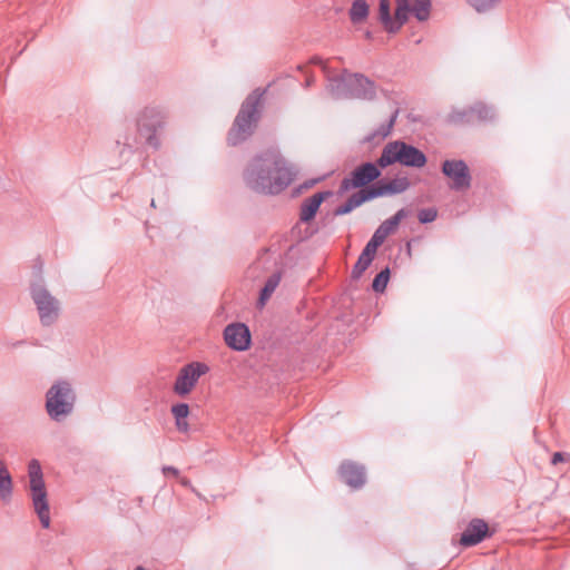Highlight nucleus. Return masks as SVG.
<instances>
[{
  "label": "nucleus",
  "mask_w": 570,
  "mask_h": 570,
  "mask_svg": "<svg viewBox=\"0 0 570 570\" xmlns=\"http://www.w3.org/2000/svg\"><path fill=\"white\" fill-rule=\"evenodd\" d=\"M327 90L336 98H348V71L344 70L341 76L328 77Z\"/></svg>",
  "instance_id": "19"
},
{
  "label": "nucleus",
  "mask_w": 570,
  "mask_h": 570,
  "mask_svg": "<svg viewBox=\"0 0 570 570\" xmlns=\"http://www.w3.org/2000/svg\"><path fill=\"white\" fill-rule=\"evenodd\" d=\"M313 81H314V79H313V78H307V79H306V82H305V86H306V87L312 86Z\"/></svg>",
  "instance_id": "39"
},
{
  "label": "nucleus",
  "mask_w": 570,
  "mask_h": 570,
  "mask_svg": "<svg viewBox=\"0 0 570 570\" xmlns=\"http://www.w3.org/2000/svg\"><path fill=\"white\" fill-rule=\"evenodd\" d=\"M374 257L372 256H366V253L364 250H362L360 257L357 261H360L361 263L363 264H366L367 266L371 265V263L373 262Z\"/></svg>",
  "instance_id": "36"
},
{
  "label": "nucleus",
  "mask_w": 570,
  "mask_h": 570,
  "mask_svg": "<svg viewBox=\"0 0 570 570\" xmlns=\"http://www.w3.org/2000/svg\"><path fill=\"white\" fill-rule=\"evenodd\" d=\"M389 279H390V268L385 267L373 279L372 288L377 293L384 292Z\"/></svg>",
  "instance_id": "27"
},
{
  "label": "nucleus",
  "mask_w": 570,
  "mask_h": 570,
  "mask_svg": "<svg viewBox=\"0 0 570 570\" xmlns=\"http://www.w3.org/2000/svg\"><path fill=\"white\" fill-rule=\"evenodd\" d=\"M438 216V213L434 208H425L421 209L417 214V218L420 223L426 224L433 222Z\"/></svg>",
  "instance_id": "30"
},
{
  "label": "nucleus",
  "mask_w": 570,
  "mask_h": 570,
  "mask_svg": "<svg viewBox=\"0 0 570 570\" xmlns=\"http://www.w3.org/2000/svg\"><path fill=\"white\" fill-rule=\"evenodd\" d=\"M407 216V212L405 208H401L390 217L389 219L384 220L376 229H379L385 237L394 233V230L397 228L399 224L402 219H404Z\"/></svg>",
  "instance_id": "24"
},
{
  "label": "nucleus",
  "mask_w": 570,
  "mask_h": 570,
  "mask_svg": "<svg viewBox=\"0 0 570 570\" xmlns=\"http://www.w3.org/2000/svg\"><path fill=\"white\" fill-rule=\"evenodd\" d=\"M165 118V112L160 108L146 107L137 119L139 140L155 149L159 148L160 141L157 132L163 128Z\"/></svg>",
  "instance_id": "8"
},
{
  "label": "nucleus",
  "mask_w": 570,
  "mask_h": 570,
  "mask_svg": "<svg viewBox=\"0 0 570 570\" xmlns=\"http://www.w3.org/2000/svg\"><path fill=\"white\" fill-rule=\"evenodd\" d=\"M397 116H399V109H395L393 111V114L391 115L390 119L385 122V124H382L374 132L375 136H379V137H382V138H385L387 137L391 131H392V128L394 127V124L397 119Z\"/></svg>",
  "instance_id": "28"
},
{
  "label": "nucleus",
  "mask_w": 570,
  "mask_h": 570,
  "mask_svg": "<svg viewBox=\"0 0 570 570\" xmlns=\"http://www.w3.org/2000/svg\"><path fill=\"white\" fill-rule=\"evenodd\" d=\"M171 414L175 417L176 428L179 432L186 433L189 430L187 416L189 414V406L187 403H177L171 406Z\"/></svg>",
  "instance_id": "20"
},
{
  "label": "nucleus",
  "mask_w": 570,
  "mask_h": 570,
  "mask_svg": "<svg viewBox=\"0 0 570 570\" xmlns=\"http://www.w3.org/2000/svg\"><path fill=\"white\" fill-rule=\"evenodd\" d=\"M564 461V453L556 452L551 458V464L557 465L558 463Z\"/></svg>",
  "instance_id": "35"
},
{
  "label": "nucleus",
  "mask_w": 570,
  "mask_h": 570,
  "mask_svg": "<svg viewBox=\"0 0 570 570\" xmlns=\"http://www.w3.org/2000/svg\"><path fill=\"white\" fill-rule=\"evenodd\" d=\"M29 488L32 507L42 528L50 527L49 501L43 480L42 469L38 460L32 459L28 464Z\"/></svg>",
  "instance_id": "6"
},
{
  "label": "nucleus",
  "mask_w": 570,
  "mask_h": 570,
  "mask_svg": "<svg viewBox=\"0 0 570 570\" xmlns=\"http://www.w3.org/2000/svg\"><path fill=\"white\" fill-rule=\"evenodd\" d=\"M76 393L68 381L55 382L46 393V411L56 422L62 421L73 411Z\"/></svg>",
  "instance_id": "5"
},
{
  "label": "nucleus",
  "mask_w": 570,
  "mask_h": 570,
  "mask_svg": "<svg viewBox=\"0 0 570 570\" xmlns=\"http://www.w3.org/2000/svg\"><path fill=\"white\" fill-rule=\"evenodd\" d=\"M381 176L379 163H363L344 177L338 187V194L342 195L351 189H364Z\"/></svg>",
  "instance_id": "9"
},
{
  "label": "nucleus",
  "mask_w": 570,
  "mask_h": 570,
  "mask_svg": "<svg viewBox=\"0 0 570 570\" xmlns=\"http://www.w3.org/2000/svg\"><path fill=\"white\" fill-rule=\"evenodd\" d=\"M474 121H492L495 117L494 109L481 101L472 105Z\"/></svg>",
  "instance_id": "26"
},
{
  "label": "nucleus",
  "mask_w": 570,
  "mask_h": 570,
  "mask_svg": "<svg viewBox=\"0 0 570 570\" xmlns=\"http://www.w3.org/2000/svg\"><path fill=\"white\" fill-rule=\"evenodd\" d=\"M374 199L371 193L370 187L360 189L356 193L352 194L347 200L341 206L336 207L334 210L335 216H342L351 213L356 207L361 206L365 202Z\"/></svg>",
  "instance_id": "18"
},
{
  "label": "nucleus",
  "mask_w": 570,
  "mask_h": 570,
  "mask_svg": "<svg viewBox=\"0 0 570 570\" xmlns=\"http://www.w3.org/2000/svg\"><path fill=\"white\" fill-rule=\"evenodd\" d=\"M499 0H468V2L478 11L484 12L491 9Z\"/></svg>",
  "instance_id": "29"
},
{
  "label": "nucleus",
  "mask_w": 570,
  "mask_h": 570,
  "mask_svg": "<svg viewBox=\"0 0 570 570\" xmlns=\"http://www.w3.org/2000/svg\"><path fill=\"white\" fill-rule=\"evenodd\" d=\"M367 267L368 266L366 264H363L360 261H357L352 269V278H360L363 275V273L367 269Z\"/></svg>",
  "instance_id": "31"
},
{
  "label": "nucleus",
  "mask_w": 570,
  "mask_h": 570,
  "mask_svg": "<svg viewBox=\"0 0 570 570\" xmlns=\"http://www.w3.org/2000/svg\"><path fill=\"white\" fill-rule=\"evenodd\" d=\"M489 537V527L482 519H472L466 529L462 532L460 544L463 547H473Z\"/></svg>",
  "instance_id": "15"
},
{
  "label": "nucleus",
  "mask_w": 570,
  "mask_h": 570,
  "mask_svg": "<svg viewBox=\"0 0 570 570\" xmlns=\"http://www.w3.org/2000/svg\"><path fill=\"white\" fill-rule=\"evenodd\" d=\"M224 341L234 351H246L252 342L250 331L244 323L228 324L224 330Z\"/></svg>",
  "instance_id": "12"
},
{
  "label": "nucleus",
  "mask_w": 570,
  "mask_h": 570,
  "mask_svg": "<svg viewBox=\"0 0 570 570\" xmlns=\"http://www.w3.org/2000/svg\"><path fill=\"white\" fill-rule=\"evenodd\" d=\"M0 466H4L1 460H0Z\"/></svg>",
  "instance_id": "43"
},
{
  "label": "nucleus",
  "mask_w": 570,
  "mask_h": 570,
  "mask_svg": "<svg viewBox=\"0 0 570 570\" xmlns=\"http://www.w3.org/2000/svg\"><path fill=\"white\" fill-rule=\"evenodd\" d=\"M265 89H255L243 101L233 126L227 135V142L237 146L247 140L255 131L262 114V99Z\"/></svg>",
  "instance_id": "2"
},
{
  "label": "nucleus",
  "mask_w": 570,
  "mask_h": 570,
  "mask_svg": "<svg viewBox=\"0 0 570 570\" xmlns=\"http://www.w3.org/2000/svg\"><path fill=\"white\" fill-rule=\"evenodd\" d=\"M410 181L406 177L394 178L387 183L380 181L371 185L370 189L373 198L382 197L385 195H396L409 189Z\"/></svg>",
  "instance_id": "16"
},
{
  "label": "nucleus",
  "mask_w": 570,
  "mask_h": 570,
  "mask_svg": "<svg viewBox=\"0 0 570 570\" xmlns=\"http://www.w3.org/2000/svg\"><path fill=\"white\" fill-rule=\"evenodd\" d=\"M448 122L453 125H466L474 122L472 106L466 109H453L448 115Z\"/></svg>",
  "instance_id": "25"
},
{
  "label": "nucleus",
  "mask_w": 570,
  "mask_h": 570,
  "mask_svg": "<svg viewBox=\"0 0 570 570\" xmlns=\"http://www.w3.org/2000/svg\"><path fill=\"white\" fill-rule=\"evenodd\" d=\"M377 248H379V246H376L371 240H368V243L365 245L363 250L366 253V256L374 257Z\"/></svg>",
  "instance_id": "33"
},
{
  "label": "nucleus",
  "mask_w": 570,
  "mask_h": 570,
  "mask_svg": "<svg viewBox=\"0 0 570 570\" xmlns=\"http://www.w3.org/2000/svg\"><path fill=\"white\" fill-rule=\"evenodd\" d=\"M13 484L11 475L6 466H0V500L9 503L12 498Z\"/></svg>",
  "instance_id": "22"
},
{
  "label": "nucleus",
  "mask_w": 570,
  "mask_h": 570,
  "mask_svg": "<svg viewBox=\"0 0 570 570\" xmlns=\"http://www.w3.org/2000/svg\"><path fill=\"white\" fill-rule=\"evenodd\" d=\"M179 482H180V484H181L183 487H186V488L191 487V483H190V481H189L187 478H180V479H179Z\"/></svg>",
  "instance_id": "38"
},
{
  "label": "nucleus",
  "mask_w": 570,
  "mask_h": 570,
  "mask_svg": "<svg viewBox=\"0 0 570 570\" xmlns=\"http://www.w3.org/2000/svg\"><path fill=\"white\" fill-rule=\"evenodd\" d=\"M30 296L36 305L41 325H53L60 316L61 304L59 299L42 283L30 285Z\"/></svg>",
  "instance_id": "7"
},
{
  "label": "nucleus",
  "mask_w": 570,
  "mask_h": 570,
  "mask_svg": "<svg viewBox=\"0 0 570 570\" xmlns=\"http://www.w3.org/2000/svg\"><path fill=\"white\" fill-rule=\"evenodd\" d=\"M294 176L293 169L275 150H265L253 157L243 174L246 186L264 195L279 194L291 185Z\"/></svg>",
  "instance_id": "1"
},
{
  "label": "nucleus",
  "mask_w": 570,
  "mask_h": 570,
  "mask_svg": "<svg viewBox=\"0 0 570 570\" xmlns=\"http://www.w3.org/2000/svg\"><path fill=\"white\" fill-rule=\"evenodd\" d=\"M150 206L155 207V200L154 199H151Z\"/></svg>",
  "instance_id": "42"
},
{
  "label": "nucleus",
  "mask_w": 570,
  "mask_h": 570,
  "mask_svg": "<svg viewBox=\"0 0 570 570\" xmlns=\"http://www.w3.org/2000/svg\"><path fill=\"white\" fill-rule=\"evenodd\" d=\"M386 238L387 237H385L379 229H376L370 240L380 247Z\"/></svg>",
  "instance_id": "32"
},
{
  "label": "nucleus",
  "mask_w": 570,
  "mask_h": 570,
  "mask_svg": "<svg viewBox=\"0 0 570 570\" xmlns=\"http://www.w3.org/2000/svg\"><path fill=\"white\" fill-rule=\"evenodd\" d=\"M161 470H163V473H164L165 475H167V474H171V475H174V476H179V471H178V469H176V468H174V466L165 465V466H163V469H161Z\"/></svg>",
  "instance_id": "34"
},
{
  "label": "nucleus",
  "mask_w": 570,
  "mask_h": 570,
  "mask_svg": "<svg viewBox=\"0 0 570 570\" xmlns=\"http://www.w3.org/2000/svg\"><path fill=\"white\" fill-rule=\"evenodd\" d=\"M282 279V273L275 272L273 273L266 281L264 287L261 289L258 305L263 307L266 302L271 298L272 294L275 292L279 282Z\"/></svg>",
  "instance_id": "21"
},
{
  "label": "nucleus",
  "mask_w": 570,
  "mask_h": 570,
  "mask_svg": "<svg viewBox=\"0 0 570 570\" xmlns=\"http://www.w3.org/2000/svg\"><path fill=\"white\" fill-rule=\"evenodd\" d=\"M365 37H366L367 39H371V38H372V33H371V31H366V32H365Z\"/></svg>",
  "instance_id": "40"
},
{
  "label": "nucleus",
  "mask_w": 570,
  "mask_h": 570,
  "mask_svg": "<svg viewBox=\"0 0 570 570\" xmlns=\"http://www.w3.org/2000/svg\"><path fill=\"white\" fill-rule=\"evenodd\" d=\"M331 196H332V191L326 190V191L316 193L313 196L305 199L301 205V213H299L301 222H303V223L311 222L315 217L321 204L326 198H328Z\"/></svg>",
  "instance_id": "17"
},
{
  "label": "nucleus",
  "mask_w": 570,
  "mask_h": 570,
  "mask_svg": "<svg viewBox=\"0 0 570 570\" xmlns=\"http://www.w3.org/2000/svg\"><path fill=\"white\" fill-rule=\"evenodd\" d=\"M135 570H147L142 566H138Z\"/></svg>",
  "instance_id": "41"
},
{
  "label": "nucleus",
  "mask_w": 570,
  "mask_h": 570,
  "mask_svg": "<svg viewBox=\"0 0 570 570\" xmlns=\"http://www.w3.org/2000/svg\"><path fill=\"white\" fill-rule=\"evenodd\" d=\"M208 371L209 367L205 363L200 362H191L183 366L176 377L173 391L179 396L189 394L200 376L206 374Z\"/></svg>",
  "instance_id": "11"
},
{
  "label": "nucleus",
  "mask_w": 570,
  "mask_h": 570,
  "mask_svg": "<svg viewBox=\"0 0 570 570\" xmlns=\"http://www.w3.org/2000/svg\"><path fill=\"white\" fill-rule=\"evenodd\" d=\"M312 62L322 66L323 70H326V63L321 58L315 57L312 59Z\"/></svg>",
  "instance_id": "37"
},
{
  "label": "nucleus",
  "mask_w": 570,
  "mask_h": 570,
  "mask_svg": "<svg viewBox=\"0 0 570 570\" xmlns=\"http://www.w3.org/2000/svg\"><path fill=\"white\" fill-rule=\"evenodd\" d=\"M430 0H396L395 14L392 18L390 0H380L379 19L389 33H395L406 23L410 12L419 21H425L430 16Z\"/></svg>",
  "instance_id": "3"
},
{
  "label": "nucleus",
  "mask_w": 570,
  "mask_h": 570,
  "mask_svg": "<svg viewBox=\"0 0 570 570\" xmlns=\"http://www.w3.org/2000/svg\"><path fill=\"white\" fill-rule=\"evenodd\" d=\"M428 159L423 151L413 145L402 140L387 142L377 158L379 166L385 168L390 165L399 163L405 167L422 168Z\"/></svg>",
  "instance_id": "4"
},
{
  "label": "nucleus",
  "mask_w": 570,
  "mask_h": 570,
  "mask_svg": "<svg viewBox=\"0 0 570 570\" xmlns=\"http://www.w3.org/2000/svg\"><path fill=\"white\" fill-rule=\"evenodd\" d=\"M442 174L451 180L450 188L455 191L468 190L472 176L468 164L462 159H446L441 166Z\"/></svg>",
  "instance_id": "10"
},
{
  "label": "nucleus",
  "mask_w": 570,
  "mask_h": 570,
  "mask_svg": "<svg viewBox=\"0 0 570 570\" xmlns=\"http://www.w3.org/2000/svg\"><path fill=\"white\" fill-rule=\"evenodd\" d=\"M376 96L375 83L362 73L348 72V98L373 100Z\"/></svg>",
  "instance_id": "13"
},
{
  "label": "nucleus",
  "mask_w": 570,
  "mask_h": 570,
  "mask_svg": "<svg viewBox=\"0 0 570 570\" xmlns=\"http://www.w3.org/2000/svg\"><path fill=\"white\" fill-rule=\"evenodd\" d=\"M342 481L354 490H358L366 483L365 466L354 461H343L338 468Z\"/></svg>",
  "instance_id": "14"
},
{
  "label": "nucleus",
  "mask_w": 570,
  "mask_h": 570,
  "mask_svg": "<svg viewBox=\"0 0 570 570\" xmlns=\"http://www.w3.org/2000/svg\"><path fill=\"white\" fill-rule=\"evenodd\" d=\"M370 12V7L365 0H353L348 14L352 23L357 24L363 22Z\"/></svg>",
  "instance_id": "23"
}]
</instances>
